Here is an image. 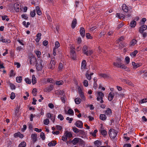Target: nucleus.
Wrapping results in <instances>:
<instances>
[{"label":"nucleus","instance_id":"obj_59","mask_svg":"<svg viewBox=\"0 0 147 147\" xmlns=\"http://www.w3.org/2000/svg\"><path fill=\"white\" fill-rule=\"evenodd\" d=\"M44 124L45 125H48L49 124V119H47L44 120Z\"/></svg>","mask_w":147,"mask_h":147},{"label":"nucleus","instance_id":"obj_2","mask_svg":"<svg viewBox=\"0 0 147 147\" xmlns=\"http://www.w3.org/2000/svg\"><path fill=\"white\" fill-rule=\"evenodd\" d=\"M117 134V132L116 130L114 129H110L109 134L110 137L112 139H114L116 136Z\"/></svg>","mask_w":147,"mask_h":147},{"label":"nucleus","instance_id":"obj_10","mask_svg":"<svg viewBox=\"0 0 147 147\" xmlns=\"http://www.w3.org/2000/svg\"><path fill=\"white\" fill-rule=\"evenodd\" d=\"M53 85H50V86L47 87V88L44 89L45 92H49L53 90Z\"/></svg>","mask_w":147,"mask_h":147},{"label":"nucleus","instance_id":"obj_58","mask_svg":"<svg viewBox=\"0 0 147 147\" xmlns=\"http://www.w3.org/2000/svg\"><path fill=\"white\" fill-rule=\"evenodd\" d=\"M78 143H79V144H84V141L81 139L79 138L78 139Z\"/></svg>","mask_w":147,"mask_h":147},{"label":"nucleus","instance_id":"obj_6","mask_svg":"<svg viewBox=\"0 0 147 147\" xmlns=\"http://www.w3.org/2000/svg\"><path fill=\"white\" fill-rule=\"evenodd\" d=\"M83 123L81 121H78L75 123L76 126L79 128H82L83 127Z\"/></svg>","mask_w":147,"mask_h":147},{"label":"nucleus","instance_id":"obj_4","mask_svg":"<svg viewBox=\"0 0 147 147\" xmlns=\"http://www.w3.org/2000/svg\"><path fill=\"white\" fill-rule=\"evenodd\" d=\"M104 96V94L101 92H98L97 96V100L98 101L101 100L100 102L102 103L104 101L102 100L103 97Z\"/></svg>","mask_w":147,"mask_h":147},{"label":"nucleus","instance_id":"obj_43","mask_svg":"<svg viewBox=\"0 0 147 147\" xmlns=\"http://www.w3.org/2000/svg\"><path fill=\"white\" fill-rule=\"evenodd\" d=\"M138 53V51L137 50H135L130 54V55L132 57H135Z\"/></svg>","mask_w":147,"mask_h":147},{"label":"nucleus","instance_id":"obj_45","mask_svg":"<svg viewBox=\"0 0 147 147\" xmlns=\"http://www.w3.org/2000/svg\"><path fill=\"white\" fill-rule=\"evenodd\" d=\"M37 92V90L36 88H34L32 91V93L34 96H36V95Z\"/></svg>","mask_w":147,"mask_h":147},{"label":"nucleus","instance_id":"obj_14","mask_svg":"<svg viewBox=\"0 0 147 147\" xmlns=\"http://www.w3.org/2000/svg\"><path fill=\"white\" fill-rule=\"evenodd\" d=\"M122 9L125 12H128L129 11L128 7L125 4H123L122 5Z\"/></svg>","mask_w":147,"mask_h":147},{"label":"nucleus","instance_id":"obj_26","mask_svg":"<svg viewBox=\"0 0 147 147\" xmlns=\"http://www.w3.org/2000/svg\"><path fill=\"white\" fill-rule=\"evenodd\" d=\"M36 11L38 15H40L42 14V13L40 10V8L38 6H37L36 7Z\"/></svg>","mask_w":147,"mask_h":147},{"label":"nucleus","instance_id":"obj_64","mask_svg":"<svg viewBox=\"0 0 147 147\" xmlns=\"http://www.w3.org/2000/svg\"><path fill=\"white\" fill-rule=\"evenodd\" d=\"M66 119L67 120H69V123H71L72 121L73 120V118H69V117H67Z\"/></svg>","mask_w":147,"mask_h":147},{"label":"nucleus","instance_id":"obj_48","mask_svg":"<svg viewBox=\"0 0 147 147\" xmlns=\"http://www.w3.org/2000/svg\"><path fill=\"white\" fill-rule=\"evenodd\" d=\"M25 81L27 84H30L31 83V82L29 78H26L25 79Z\"/></svg>","mask_w":147,"mask_h":147},{"label":"nucleus","instance_id":"obj_7","mask_svg":"<svg viewBox=\"0 0 147 147\" xmlns=\"http://www.w3.org/2000/svg\"><path fill=\"white\" fill-rule=\"evenodd\" d=\"M30 62L31 65H34L35 64V62L36 61V58L33 56H32L30 57Z\"/></svg>","mask_w":147,"mask_h":147},{"label":"nucleus","instance_id":"obj_24","mask_svg":"<svg viewBox=\"0 0 147 147\" xmlns=\"http://www.w3.org/2000/svg\"><path fill=\"white\" fill-rule=\"evenodd\" d=\"M74 49V48H73V49H71V55H72L71 57H72L73 59L74 60L75 59V58L74 57V56H76V53Z\"/></svg>","mask_w":147,"mask_h":147},{"label":"nucleus","instance_id":"obj_54","mask_svg":"<svg viewBox=\"0 0 147 147\" xmlns=\"http://www.w3.org/2000/svg\"><path fill=\"white\" fill-rule=\"evenodd\" d=\"M63 67V64L62 63H59V67L58 69L59 71H61Z\"/></svg>","mask_w":147,"mask_h":147},{"label":"nucleus","instance_id":"obj_12","mask_svg":"<svg viewBox=\"0 0 147 147\" xmlns=\"http://www.w3.org/2000/svg\"><path fill=\"white\" fill-rule=\"evenodd\" d=\"M98 75L100 78H102L104 79L108 78H109V76L108 75L105 74L100 73Z\"/></svg>","mask_w":147,"mask_h":147},{"label":"nucleus","instance_id":"obj_9","mask_svg":"<svg viewBox=\"0 0 147 147\" xmlns=\"http://www.w3.org/2000/svg\"><path fill=\"white\" fill-rule=\"evenodd\" d=\"M78 92L81 98L83 100H84L85 98L84 96L83 93L80 88H78Z\"/></svg>","mask_w":147,"mask_h":147},{"label":"nucleus","instance_id":"obj_16","mask_svg":"<svg viewBox=\"0 0 147 147\" xmlns=\"http://www.w3.org/2000/svg\"><path fill=\"white\" fill-rule=\"evenodd\" d=\"M44 62L40 59H37L36 60V64H38L39 65H43L44 66Z\"/></svg>","mask_w":147,"mask_h":147},{"label":"nucleus","instance_id":"obj_51","mask_svg":"<svg viewBox=\"0 0 147 147\" xmlns=\"http://www.w3.org/2000/svg\"><path fill=\"white\" fill-rule=\"evenodd\" d=\"M9 85L11 89L14 90L15 89L16 87L14 84L11 83H9Z\"/></svg>","mask_w":147,"mask_h":147},{"label":"nucleus","instance_id":"obj_61","mask_svg":"<svg viewBox=\"0 0 147 147\" xmlns=\"http://www.w3.org/2000/svg\"><path fill=\"white\" fill-rule=\"evenodd\" d=\"M125 60L127 64H128L129 62L130 59L128 57H125Z\"/></svg>","mask_w":147,"mask_h":147},{"label":"nucleus","instance_id":"obj_63","mask_svg":"<svg viewBox=\"0 0 147 147\" xmlns=\"http://www.w3.org/2000/svg\"><path fill=\"white\" fill-rule=\"evenodd\" d=\"M15 93L13 92H12L11 94L10 98L11 99L13 100L14 99L15 97Z\"/></svg>","mask_w":147,"mask_h":147},{"label":"nucleus","instance_id":"obj_3","mask_svg":"<svg viewBox=\"0 0 147 147\" xmlns=\"http://www.w3.org/2000/svg\"><path fill=\"white\" fill-rule=\"evenodd\" d=\"M55 58L53 57L51 58V60L48 65V68L51 69H53L55 68Z\"/></svg>","mask_w":147,"mask_h":147},{"label":"nucleus","instance_id":"obj_15","mask_svg":"<svg viewBox=\"0 0 147 147\" xmlns=\"http://www.w3.org/2000/svg\"><path fill=\"white\" fill-rule=\"evenodd\" d=\"M64 134L65 135L67 138H71L72 137V135L71 132L68 131H66Z\"/></svg>","mask_w":147,"mask_h":147},{"label":"nucleus","instance_id":"obj_5","mask_svg":"<svg viewBox=\"0 0 147 147\" xmlns=\"http://www.w3.org/2000/svg\"><path fill=\"white\" fill-rule=\"evenodd\" d=\"M147 29V26L146 25L142 26L139 28V32L141 33H142L144 31Z\"/></svg>","mask_w":147,"mask_h":147},{"label":"nucleus","instance_id":"obj_20","mask_svg":"<svg viewBox=\"0 0 147 147\" xmlns=\"http://www.w3.org/2000/svg\"><path fill=\"white\" fill-rule=\"evenodd\" d=\"M43 65H39L38 64H36V68L37 71H41L43 67Z\"/></svg>","mask_w":147,"mask_h":147},{"label":"nucleus","instance_id":"obj_35","mask_svg":"<svg viewBox=\"0 0 147 147\" xmlns=\"http://www.w3.org/2000/svg\"><path fill=\"white\" fill-rule=\"evenodd\" d=\"M81 100L79 98H76L75 99V103L77 104H79L80 103Z\"/></svg>","mask_w":147,"mask_h":147},{"label":"nucleus","instance_id":"obj_33","mask_svg":"<svg viewBox=\"0 0 147 147\" xmlns=\"http://www.w3.org/2000/svg\"><path fill=\"white\" fill-rule=\"evenodd\" d=\"M32 82L33 84H35L36 82V78L34 75H33L32 76Z\"/></svg>","mask_w":147,"mask_h":147},{"label":"nucleus","instance_id":"obj_23","mask_svg":"<svg viewBox=\"0 0 147 147\" xmlns=\"http://www.w3.org/2000/svg\"><path fill=\"white\" fill-rule=\"evenodd\" d=\"M122 81L124 83L128 84L130 86H132L133 84L129 80H127L125 79H123L122 80Z\"/></svg>","mask_w":147,"mask_h":147},{"label":"nucleus","instance_id":"obj_36","mask_svg":"<svg viewBox=\"0 0 147 147\" xmlns=\"http://www.w3.org/2000/svg\"><path fill=\"white\" fill-rule=\"evenodd\" d=\"M132 64L134 68H136L140 66L139 64L136 63L134 62H132Z\"/></svg>","mask_w":147,"mask_h":147},{"label":"nucleus","instance_id":"obj_8","mask_svg":"<svg viewBox=\"0 0 147 147\" xmlns=\"http://www.w3.org/2000/svg\"><path fill=\"white\" fill-rule=\"evenodd\" d=\"M14 9L17 12L20 11L21 9V7L18 3H15L14 5Z\"/></svg>","mask_w":147,"mask_h":147},{"label":"nucleus","instance_id":"obj_57","mask_svg":"<svg viewBox=\"0 0 147 147\" xmlns=\"http://www.w3.org/2000/svg\"><path fill=\"white\" fill-rule=\"evenodd\" d=\"M101 134L104 136H105L107 135V132L105 130L100 132Z\"/></svg>","mask_w":147,"mask_h":147},{"label":"nucleus","instance_id":"obj_37","mask_svg":"<svg viewBox=\"0 0 147 147\" xmlns=\"http://www.w3.org/2000/svg\"><path fill=\"white\" fill-rule=\"evenodd\" d=\"M0 41H2L3 42H5L6 43H9L10 42V41L9 40H7V39H0Z\"/></svg>","mask_w":147,"mask_h":147},{"label":"nucleus","instance_id":"obj_55","mask_svg":"<svg viewBox=\"0 0 147 147\" xmlns=\"http://www.w3.org/2000/svg\"><path fill=\"white\" fill-rule=\"evenodd\" d=\"M86 37L88 39H92V37L89 33H86Z\"/></svg>","mask_w":147,"mask_h":147},{"label":"nucleus","instance_id":"obj_22","mask_svg":"<svg viewBox=\"0 0 147 147\" xmlns=\"http://www.w3.org/2000/svg\"><path fill=\"white\" fill-rule=\"evenodd\" d=\"M31 137L32 141L34 142H36L37 140V135L35 134H32Z\"/></svg>","mask_w":147,"mask_h":147},{"label":"nucleus","instance_id":"obj_18","mask_svg":"<svg viewBox=\"0 0 147 147\" xmlns=\"http://www.w3.org/2000/svg\"><path fill=\"white\" fill-rule=\"evenodd\" d=\"M114 94L112 92H110L109 95L108 97V99L110 101H111L113 99L114 96Z\"/></svg>","mask_w":147,"mask_h":147},{"label":"nucleus","instance_id":"obj_40","mask_svg":"<svg viewBox=\"0 0 147 147\" xmlns=\"http://www.w3.org/2000/svg\"><path fill=\"white\" fill-rule=\"evenodd\" d=\"M26 145V144L24 142H22L18 146V147H25Z\"/></svg>","mask_w":147,"mask_h":147},{"label":"nucleus","instance_id":"obj_21","mask_svg":"<svg viewBox=\"0 0 147 147\" xmlns=\"http://www.w3.org/2000/svg\"><path fill=\"white\" fill-rule=\"evenodd\" d=\"M93 73H91L89 74L88 71H87L86 74V76L87 79L88 80H90L91 79V76L93 75Z\"/></svg>","mask_w":147,"mask_h":147},{"label":"nucleus","instance_id":"obj_32","mask_svg":"<svg viewBox=\"0 0 147 147\" xmlns=\"http://www.w3.org/2000/svg\"><path fill=\"white\" fill-rule=\"evenodd\" d=\"M137 42V40L135 39H133L131 41L130 43V46H134L136 45Z\"/></svg>","mask_w":147,"mask_h":147},{"label":"nucleus","instance_id":"obj_56","mask_svg":"<svg viewBox=\"0 0 147 147\" xmlns=\"http://www.w3.org/2000/svg\"><path fill=\"white\" fill-rule=\"evenodd\" d=\"M40 137L41 138H42V140H44L45 139V136L43 132H42L41 133Z\"/></svg>","mask_w":147,"mask_h":147},{"label":"nucleus","instance_id":"obj_28","mask_svg":"<svg viewBox=\"0 0 147 147\" xmlns=\"http://www.w3.org/2000/svg\"><path fill=\"white\" fill-rule=\"evenodd\" d=\"M136 24V22L135 21L133 20L131 22L129 26L131 27L134 28Z\"/></svg>","mask_w":147,"mask_h":147},{"label":"nucleus","instance_id":"obj_41","mask_svg":"<svg viewBox=\"0 0 147 147\" xmlns=\"http://www.w3.org/2000/svg\"><path fill=\"white\" fill-rule=\"evenodd\" d=\"M34 52L36 54V55L39 58L40 57V55H41V52L40 51H35Z\"/></svg>","mask_w":147,"mask_h":147},{"label":"nucleus","instance_id":"obj_42","mask_svg":"<svg viewBox=\"0 0 147 147\" xmlns=\"http://www.w3.org/2000/svg\"><path fill=\"white\" fill-rule=\"evenodd\" d=\"M83 53L84 54V53L88 51V47L86 45H84L82 48Z\"/></svg>","mask_w":147,"mask_h":147},{"label":"nucleus","instance_id":"obj_25","mask_svg":"<svg viewBox=\"0 0 147 147\" xmlns=\"http://www.w3.org/2000/svg\"><path fill=\"white\" fill-rule=\"evenodd\" d=\"M79 138H76L72 141V143L73 145H76L78 143Z\"/></svg>","mask_w":147,"mask_h":147},{"label":"nucleus","instance_id":"obj_52","mask_svg":"<svg viewBox=\"0 0 147 147\" xmlns=\"http://www.w3.org/2000/svg\"><path fill=\"white\" fill-rule=\"evenodd\" d=\"M63 83L62 81H57L56 82V84L57 85H60L63 84Z\"/></svg>","mask_w":147,"mask_h":147},{"label":"nucleus","instance_id":"obj_17","mask_svg":"<svg viewBox=\"0 0 147 147\" xmlns=\"http://www.w3.org/2000/svg\"><path fill=\"white\" fill-rule=\"evenodd\" d=\"M104 113L105 114L107 115H110L111 114L112 111L110 109L108 108L106 110L104 111Z\"/></svg>","mask_w":147,"mask_h":147},{"label":"nucleus","instance_id":"obj_47","mask_svg":"<svg viewBox=\"0 0 147 147\" xmlns=\"http://www.w3.org/2000/svg\"><path fill=\"white\" fill-rule=\"evenodd\" d=\"M15 75V74L14 73L13 70V69H11L10 70L9 76L11 77L12 76H14Z\"/></svg>","mask_w":147,"mask_h":147},{"label":"nucleus","instance_id":"obj_50","mask_svg":"<svg viewBox=\"0 0 147 147\" xmlns=\"http://www.w3.org/2000/svg\"><path fill=\"white\" fill-rule=\"evenodd\" d=\"M98 132V130L97 129H95L94 132H91L90 134L94 137L96 136V133Z\"/></svg>","mask_w":147,"mask_h":147},{"label":"nucleus","instance_id":"obj_62","mask_svg":"<svg viewBox=\"0 0 147 147\" xmlns=\"http://www.w3.org/2000/svg\"><path fill=\"white\" fill-rule=\"evenodd\" d=\"M58 118L60 119L61 121L63 120L64 119L63 116L61 114H59L58 116Z\"/></svg>","mask_w":147,"mask_h":147},{"label":"nucleus","instance_id":"obj_27","mask_svg":"<svg viewBox=\"0 0 147 147\" xmlns=\"http://www.w3.org/2000/svg\"><path fill=\"white\" fill-rule=\"evenodd\" d=\"M56 144V142L54 140L49 142L48 144V145L49 146H55Z\"/></svg>","mask_w":147,"mask_h":147},{"label":"nucleus","instance_id":"obj_38","mask_svg":"<svg viewBox=\"0 0 147 147\" xmlns=\"http://www.w3.org/2000/svg\"><path fill=\"white\" fill-rule=\"evenodd\" d=\"M66 114H68L69 115H73L74 114V111L72 109H69L67 113H66Z\"/></svg>","mask_w":147,"mask_h":147},{"label":"nucleus","instance_id":"obj_29","mask_svg":"<svg viewBox=\"0 0 147 147\" xmlns=\"http://www.w3.org/2000/svg\"><path fill=\"white\" fill-rule=\"evenodd\" d=\"M41 35V34L40 33H38L36 36L37 38L35 39V41L36 42H38L39 41L40 39V36Z\"/></svg>","mask_w":147,"mask_h":147},{"label":"nucleus","instance_id":"obj_34","mask_svg":"<svg viewBox=\"0 0 147 147\" xmlns=\"http://www.w3.org/2000/svg\"><path fill=\"white\" fill-rule=\"evenodd\" d=\"M93 52L92 50H88L86 52L84 53V54L87 56L90 55L92 54Z\"/></svg>","mask_w":147,"mask_h":147},{"label":"nucleus","instance_id":"obj_30","mask_svg":"<svg viewBox=\"0 0 147 147\" xmlns=\"http://www.w3.org/2000/svg\"><path fill=\"white\" fill-rule=\"evenodd\" d=\"M100 118L102 120H105L107 118V117L105 114H101L100 115Z\"/></svg>","mask_w":147,"mask_h":147},{"label":"nucleus","instance_id":"obj_39","mask_svg":"<svg viewBox=\"0 0 147 147\" xmlns=\"http://www.w3.org/2000/svg\"><path fill=\"white\" fill-rule=\"evenodd\" d=\"M116 15V17L120 19L123 18L124 15L122 14L117 13Z\"/></svg>","mask_w":147,"mask_h":147},{"label":"nucleus","instance_id":"obj_46","mask_svg":"<svg viewBox=\"0 0 147 147\" xmlns=\"http://www.w3.org/2000/svg\"><path fill=\"white\" fill-rule=\"evenodd\" d=\"M72 129L73 131L76 133H79V130L80 129H79L76 127H73L72 128Z\"/></svg>","mask_w":147,"mask_h":147},{"label":"nucleus","instance_id":"obj_11","mask_svg":"<svg viewBox=\"0 0 147 147\" xmlns=\"http://www.w3.org/2000/svg\"><path fill=\"white\" fill-rule=\"evenodd\" d=\"M80 32L81 36L83 37H84L85 31L84 28L81 27L80 28Z\"/></svg>","mask_w":147,"mask_h":147},{"label":"nucleus","instance_id":"obj_44","mask_svg":"<svg viewBox=\"0 0 147 147\" xmlns=\"http://www.w3.org/2000/svg\"><path fill=\"white\" fill-rule=\"evenodd\" d=\"M35 12L36 11L35 9L30 12V15L31 17H33L35 16L36 15Z\"/></svg>","mask_w":147,"mask_h":147},{"label":"nucleus","instance_id":"obj_53","mask_svg":"<svg viewBox=\"0 0 147 147\" xmlns=\"http://www.w3.org/2000/svg\"><path fill=\"white\" fill-rule=\"evenodd\" d=\"M61 139L62 140L66 142L67 141V138L66 136H65V134H64V136L62 137Z\"/></svg>","mask_w":147,"mask_h":147},{"label":"nucleus","instance_id":"obj_49","mask_svg":"<svg viewBox=\"0 0 147 147\" xmlns=\"http://www.w3.org/2000/svg\"><path fill=\"white\" fill-rule=\"evenodd\" d=\"M16 81L17 82L20 83L22 81V77L21 76L17 77L16 78Z\"/></svg>","mask_w":147,"mask_h":147},{"label":"nucleus","instance_id":"obj_19","mask_svg":"<svg viewBox=\"0 0 147 147\" xmlns=\"http://www.w3.org/2000/svg\"><path fill=\"white\" fill-rule=\"evenodd\" d=\"M77 23V20L76 18H74L72 21L71 23V27L72 28H74L76 27V25Z\"/></svg>","mask_w":147,"mask_h":147},{"label":"nucleus","instance_id":"obj_31","mask_svg":"<svg viewBox=\"0 0 147 147\" xmlns=\"http://www.w3.org/2000/svg\"><path fill=\"white\" fill-rule=\"evenodd\" d=\"M101 142L99 140H96L94 142V144L97 147H99L101 145Z\"/></svg>","mask_w":147,"mask_h":147},{"label":"nucleus","instance_id":"obj_60","mask_svg":"<svg viewBox=\"0 0 147 147\" xmlns=\"http://www.w3.org/2000/svg\"><path fill=\"white\" fill-rule=\"evenodd\" d=\"M83 84L85 86H88V81L86 80H84L83 82Z\"/></svg>","mask_w":147,"mask_h":147},{"label":"nucleus","instance_id":"obj_1","mask_svg":"<svg viewBox=\"0 0 147 147\" xmlns=\"http://www.w3.org/2000/svg\"><path fill=\"white\" fill-rule=\"evenodd\" d=\"M122 59L120 58H118L116 59V62L113 63L114 67L117 68H121L123 69H125L126 71H129V68L127 67L125 65L121 63Z\"/></svg>","mask_w":147,"mask_h":147},{"label":"nucleus","instance_id":"obj_13","mask_svg":"<svg viewBox=\"0 0 147 147\" xmlns=\"http://www.w3.org/2000/svg\"><path fill=\"white\" fill-rule=\"evenodd\" d=\"M86 63L85 60H83L82 61L81 65V69H84L86 68Z\"/></svg>","mask_w":147,"mask_h":147}]
</instances>
